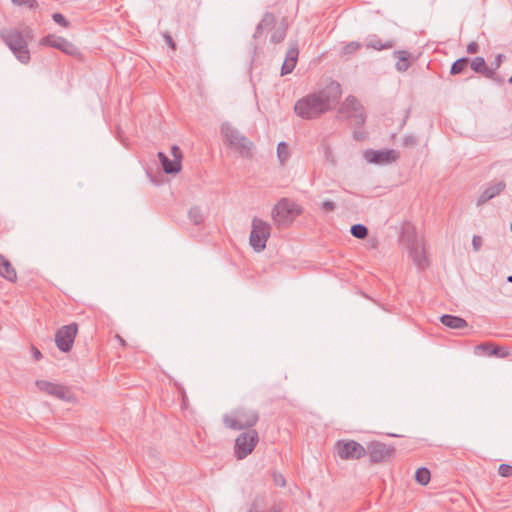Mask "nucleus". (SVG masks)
I'll return each mask as SVG.
<instances>
[{
	"label": "nucleus",
	"mask_w": 512,
	"mask_h": 512,
	"mask_svg": "<svg viewBox=\"0 0 512 512\" xmlns=\"http://www.w3.org/2000/svg\"><path fill=\"white\" fill-rule=\"evenodd\" d=\"M342 95L341 85L331 81L323 89L310 93L296 101L295 114L305 120L319 118L324 113L332 110Z\"/></svg>",
	"instance_id": "obj_1"
},
{
	"label": "nucleus",
	"mask_w": 512,
	"mask_h": 512,
	"mask_svg": "<svg viewBox=\"0 0 512 512\" xmlns=\"http://www.w3.org/2000/svg\"><path fill=\"white\" fill-rule=\"evenodd\" d=\"M31 33L32 31L28 27H25L22 31L18 29H3L0 32V37L4 43L23 64H27L30 61L27 38L31 37Z\"/></svg>",
	"instance_id": "obj_2"
},
{
	"label": "nucleus",
	"mask_w": 512,
	"mask_h": 512,
	"mask_svg": "<svg viewBox=\"0 0 512 512\" xmlns=\"http://www.w3.org/2000/svg\"><path fill=\"white\" fill-rule=\"evenodd\" d=\"M259 420V414L254 409L238 408L230 415L223 416V423L232 430H243L254 427Z\"/></svg>",
	"instance_id": "obj_3"
},
{
	"label": "nucleus",
	"mask_w": 512,
	"mask_h": 512,
	"mask_svg": "<svg viewBox=\"0 0 512 512\" xmlns=\"http://www.w3.org/2000/svg\"><path fill=\"white\" fill-rule=\"evenodd\" d=\"M221 133L231 149L238 152L242 157L251 156L253 143L239 130L226 122L221 125Z\"/></svg>",
	"instance_id": "obj_4"
},
{
	"label": "nucleus",
	"mask_w": 512,
	"mask_h": 512,
	"mask_svg": "<svg viewBox=\"0 0 512 512\" xmlns=\"http://www.w3.org/2000/svg\"><path fill=\"white\" fill-rule=\"evenodd\" d=\"M301 213L300 207L293 201L283 198L272 210V218L279 227H287Z\"/></svg>",
	"instance_id": "obj_5"
},
{
	"label": "nucleus",
	"mask_w": 512,
	"mask_h": 512,
	"mask_svg": "<svg viewBox=\"0 0 512 512\" xmlns=\"http://www.w3.org/2000/svg\"><path fill=\"white\" fill-rule=\"evenodd\" d=\"M270 233L271 226L269 223L259 218L253 219L249 241L254 251L261 252L265 249Z\"/></svg>",
	"instance_id": "obj_6"
},
{
	"label": "nucleus",
	"mask_w": 512,
	"mask_h": 512,
	"mask_svg": "<svg viewBox=\"0 0 512 512\" xmlns=\"http://www.w3.org/2000/svg\"><path fill=\"white\" fill-rule=\"evenodd\" d=\"M338 114L345 118H353L355 125L358 127H362L366 121L364 108L353 95H349L345 99L338 110Z\"/></svg>",
	"instance_id": "obj_7"
},
{
	"label": "nucleus",
	"mask_w": 512,
	"mask_h": 512,
	"mask_svg": "<svg viewBox=\"0 0 512 512\" xmlns=\"http://www.w3.org/2000/svg\"><path fill=\"white\" fill-rule=\"evenodd\" d=\"M259 441L256 430H248L239 434L235 440V456L242 460L246 458L255 448Z\"/></svg>",
	"instance_id": "obj_8"
},
{
	"label": "nucleus",
	"mask_w": 512,
	"mask_h": 512,
	"mask_svg": "<svg viewBox=\"0 0 512 512\" xmlns=\"http://www.w3.org/2000/svg\"><path fill=\"white\" fill-rule=\"evenodd\" d=\"M77 332L78 325L76 323H70L59 328L55 333V343L57 348L61 352H69L73 347Z\"/></svg>",
	"instance_id": "obj_9"
},
{
	"label": "nucleus",
	"mask_w": 512,
	"mask_h": 512,
	"mask_svg": "<svg viewBox=\"0 0 512 512\" xmlns=\"http://www.w3.org/2000/svg\"><path fill=\"white\" fill-rule=\"evenodd\" d=\"M336 447L338 455L344 460H358L367 454L366 448L354 440H339Z\"/></svg>",
	"instance_id": "obj_10"
},
{
	"label": "nucleus",
	"mask_w": 512,
	"mask_h": 512,
	"mask_svg": "<svg viewBox=\"0 0 512 512\" xmlns=\"http://www.w3.org/2000/svg\"><path fill=\"white\" fill-rule=\"evenodd\" d=\"M364 158L368 163L385 165L395 162L399 158V153L394 149H367L364 152Z\"/></svg>",
	"instance_id": "obj_11"
},
{
	"label": "nucleus",
	"mask_w": 512,
	"mask_h": 512,
	"mask_svg": "<svg viewBox=\"0 0 512 512\" xmlns=\"http://www.w3.org/2000/svg\"><path fill=\"white\" fill-rule=\"evenodd\" d=\"M409 256L413 263L420 269H425L428 266V259L422 240L416 236L408 240Z\"/></svg>",
	"instance_id": "obj_12"
},
{
	"label": "nucleus",
	"mask_w": 512,
	"mask_h": 512,
	"mask_svg": "<svg viewBox=\"0 0 512 512\" xmlns=\"http://www.w3.org/2000/svg\"><path fill=\"white\" fill-rule=\"evenodd\" d=\"M366 451L371 462L380 463L387 460L393 454L395 448L380 441H372L368 444Z\"/></svg>",
	"instance_id": "obj_13"
},
{
	"label": "nucleus",
	"mask_w": 512,
	"mask_h": 512,
	"mask_svg": "<svg viewBox=\"0 0 512 512\" xmlns=\"http://www.w3.org/2000/svg\"><path fill=\"white\" fill-rule=\"evenodd\" d=\"M40 44L43 46L53 47L70 56L78 54L77 47L63 37L47 35L40 40Z\"/></svg>",
	"instance_id": "obj_14"
},
{
	"label": "nucleus",
	"mask_w": 512,
	"mask_h": 512,
	"mask_svg": "<svg viewBox=\"0 0 512 512\" xmlns=\"http://www.w3.org/2000/svg\"><path fill=\"white\" fill-rule=\"evenodd\" d=\"M35 384L39 390H41L49 395L55 396L58 399H61V400H69L70 399L69 389L61 384H56V383H52V382L45 381V380H37Z\"/></svg>",
	"instance_id": "obj_15"
},
{
	"label": "nucleus",
	"mask_w": 512,
	"mask_h": 512,
	"mask_svg": "<svg viewBox=\"0 0 512 512\" xmlns=\"http://www.w3.org/2000/svg\"><path fill=\"white\" fill-rule=\"evenodd\" d=\"M505 189L506 183L503 180L489 182L476 201L477 207L500 195Z\"/></svg>",
	"instance_id": "obj_16"
},
{
	"label": "nucleus",
	"mask_w": 512,
	"mask_h": 512,
	"mask_svg": "<svg viewBox=\"0 0 512 512\" xmlns=\"http://www.w3.org/2000/svg\"><path fill=\"white\" fill-rule=\"evenodd\" d=\"M298 55H299V49H298L297 42H291L289 44V48L286 52L285 60L281 67L282 75L289 74L294 70L297 60H298Z\"/></svg>",
	"instance_id": "obj_17"
},
{
	"label": "nucleus",
	"mask_w": 512,
	"mask_h": 512,
	"mask_svg": "<svg viewBox=\"0 0 512 512\" xmlns=\"http://www.w3.org/2000/svg\"><path fill=\"white\" fill-rule=\"evenodd\" d=\"M395 40L390 39L385 42L381 41L377 35H369L364 43L367 49H374L377 51L391 49L395 46Z\"/></svg>",
	"instance_id": "obj_18"
},
{
	"label": "nucleus",
	"mask_w": 512,
	"mask_h": 512,
	"mask_svg": "<svg viewBox=\"0 0 512 512\" xmlns=\"http://www.w3.org/2000/svg\"><path fill=\"white\" fill-rule=\"evenodd\" d=\"M158 159L166 174H176L181 170V164L177 160H171L164 152H158Z\"/></svg>",
	"instance_id": "obj_19"
},
{
	"label": "nucleus",
	"mask_w": 512,
	"mask_h": 512,
	"mask_svg": "<svg viewBox=\"0 0 512 512\" xmlns=\"http://www.w3.org/2000/svg\"><path fill=\"white\" fill-rule=\"evenodd\" d=\"M0 276L9 282H15L17 273L11 262L0 254Z\"/></svg>",
	"instance_id": "obj_20"
},
{
	"label": "nucleus",
	"mask_w": 512,
	"mask_h": 512,
	"mask_svg": "<svg viewBox=\"0 0 512 512\" xmlns=\"http://www.w3.org/2000/svg\"><path fill=\"white\" fill-rule=\"evenodd\" d=\"M443 325L451 329H463L468 326V323L462 317L450 314H444L440 317Z\"/></svg>",
	"instance_id": "obj_21"
},
{
	"label": "nucleus",
	"mask_w": 512,
	"mask_h": 512,
	"mask_svg": "<svg viewBox=\"0 0 512 512\" xmlns=\"http://www.w3.org/2000/svg\"><path fill=\"white\" fill-rule=\"evenodd\" d=\"M410 56L411 54L406 50H396L393 52V57L397 59L395 68L399 72H405L410 67Z\"/></svg>",
	"instance_id": "obj_22"
},
{
	"label": "nucleus",
	"mask_w": 512,
	"mask_h": 512,
	"mask_svg": "<svg viewBox=\"0 0 512 512\" xmlns=\"http://www.w3.org/2000/svg\"><path fill=\"white\" fill-rule=\"evenodd\" d=\"M476 352L484 351L489 356H497V357H506L508 355L507 351H503V348L500 346L493 345L489 342L480 343L475 347Z\"/></svg>",
	"instance_id": "obj_23"
},
{
	"label": "nucleus",
	"mask_w": 512,
	"mask_h": 512,
	"mask_svg": "<svg viewBox=\"0 0 512 512\" xmlns=\"http://www.w3.org/2000/svg\"><path fill=\"white\" fill-rule=\"evenodd\" d=\"M274 23H275L274 15L270 12H266L263 15V18L261 19V21L258 23L256 30L253 34V38L257 39V38L261 37L264 30L271 28L274 25Z\"/></svg>",
	"instance_id": "obj_24"
},
{
	"label": "nucleus",
	"mask_w": 512,
	"mask_h": 512,
	"mask_svg": "<svg viewBox=\"0 0 512 512\" xmlns=\"http://www.w3.org/2000/svg\"><path fill=\"white\" fill-rule=\"evenodd\" d=\"M471 69L478 74L483 75L484 77L488 74V71H490L489 67L487 66L485 59L483 57H475L470 62Z\"/></svg>",
	"instance_id": "obj_25"
},
{
	"label": "nucleus",
	"mask_w": 512,
	"mask_h": 512,
	"mask_svg": "<svg viewBox=\"0 0 512 512\" xmlns=\"http://www.w3.org/2000/svg\"><path fill=\"white\" fill-rule=\"evenodd\" d=\"M469 62L470 60L468 57H461L457 59L451 65L450 74L455 76L463 73L467 69Z\"/></svg>",
	"instance_id": "obj_26"
},
{
	"label": "nucleus",
	"mask_w": 512,
	"mask_h": 512,
	"mask_svg": "<svg viewBox=\"0 0 512 512\" xmlns=\"http://www.w3.org/2000/svg\"><path fill=\"white\" fill-rule=\"evenodd\" d=\"M431 478L430 470L426 467H420L415 472V480L422 486H425L429 483Z\"/></svg>",
	"instance_id": "obj_27"
},
{
	"label": "nucleus",
	"mask_w": 512,
	"mask_h": 512,
	"mask_svg": "<svg viewBox=\"0 0 512 512\" xmlns=\"http://www.w3.org/2000/svg\"><path fill=\"white\" fill-rule=\"evenodd\" d=\"M189 220L196 226L200 225L204 221V215L202 210L198 206L191 207L188 212Z\"/></svg>",
	"instance_id": "obj_28"
},
{
	"label": "nucleus",
	"mask_w": 512,
	"mask_h": 512,
	"mask_svg": "<svg viewBox=\"0 0 512 512\" xmlns=\"http://www.w3.org/2000/svg\"><path fill=\"white\" fill-rule=\"evenodd\" d=\"M290 156L289 145L282 141L277 146V157L280 163L283 165Z\"/></svg>",
	"instance_id": "obj_29"
},
{
	"label": "nucleus",
	"mask_w": 512,
	"mask_h": 512,
	"mask_svg": "<svg viewBox=\"0 0 512 512\" xmlns=\"http://www.w3.org/2000/svg\"><path fill=\"white\" fill-rule=\"evenodd\" d=\"M350 232L357 239H365L368 236V228L363 224L352 225Z\"/></svg>",
	"instance_id": "obj_30"
},
{
	"label": "nucleus",
	"mask_w": 512,
	"mask_h": 512,
	"mask_svg": "<svg viewBox=\"0 0 512 512\" xmlns=\"http://www.w3.org/2000/svg\"><path fill=\"white\" fill-rule=\"evenodd\" d=\"M286 33L287 26L281 24L274 30L273 34L271 35V42L275 44L282 42L286 37Z\"/></svg>",
	"instance_id": "obj_31"
},
{
	"label": "nucleus",
	"mask_w": 512,
	"mask_h": 512,
	"mask_svg": "<svg viewBox=\"0 0 512 512\" xmlns=\"http://www.w3.org/2000/svg\"><path fill=\"white\" fill-rule=\"evenodd\" d=\"M362 46L363 44L358 41H351L342 47L341 53L343 55H350L361 49Z\"/></svg>",
	"instance_id": "obj_32"
},
{
	"label": "nucleus",
	"mask_w": 512,
	"mask_h": 512,
	"mask_svg": "<svg viewBox=\"0 0 512 512\" xmlns=\"http://www.w3.org/2000/svg\"><path fill=\"white\" fill-rule=\"evenodd\" d=\"M264 500L261 497H256L248 512H264Z\"/></svg>",
	"instance_id": "obj_33"
},
{
	"label": "nucleus",
	"mask_w": 512,
	"mask_h": 512,
	"mask_svg": "<svg viewBox=\"0 0 512 512\" xmlns=\"http://www.w3.org/2000/svg\"><path fill=\"white\" fill-rule=\"evenodd\" d=\"M15 5L18 6H26L30 9H36L38 7V3L36 0H11Z\"/></svg>",
	"instance_id": "obj_34"
},
{
	"label": "nucleus",
	"mask_w": 512,
	"mask_h": 512,
	"mask_svg": "<svg viewBox=\"0 0 512 512\" xmlns=\"http://www.w3.org/2000/svg\"><path fill=\"white\" fill-rule=\"evenodd\" d=\"M498 473L501 477H510L512 476V465L509 464H500L498 467Z\"/></svg>",
	"instance_id": "obj_35"
},
{
	"label": "nucleus",
	"mask_w": 512,
	"mask_h": 512,
	"mask_svg": "<svg viewBox=\"0 0 512 512\" xmlns=\"http://www.w3.org/2000/svg\"><path fill=\"white\" fill-rule=\"evenodd\" d=\"M52 19L55 23H57L58 25L62 26V27H68L69 26V21L61 14V13H54L52 15Z\"/></svg>",
	"instance_id": "obj_36"
},
{
	"label": "nucleus",
	"mask_w": 512,
	"mask_h": 512,
	"mask_svg": "<svg viewBox=\"0 0 512 512\" xmlns=\"http://www.w3.org/2000/svg\"><path fill=\"white\" fill-rule=\"evenodd\" d=\"M504 58L505 56L503 54L496 55L495 59L490 63L489 69H494V72H496L502 65Z\"/></svg>",
	"instance_id": "obj_37"
},
{
	"label": "nucleus",
	"mask_w": 512,
	"mask_h": 512,
	"mask_svg": "<svg viewBox=\"0 0 512 512\" xmlns=\"http://www.w3.org/2000/svg\"><path fill=\"white\" fill-rule=\"evenodd\" d=\"M485 78H488L500 85L504 83V78L498 75L496 72H494V69H490Z\"/></svg>",
	"instance_id": "obj_38"
},
{
	"label": "nucleus",
	"mask_w": 512,
	"mask_h": 512,
	"mask_svg": "<svg viewBox=\"0 0 512 512\" xmlns=\"http://www.w3.org/2000/svg\"><path fill=\"white\" fill-rule=\"evenodd\" d=\"M171 154L174 160H177L180 164L182 161V151L177 145L171 147Z\"/></svg>",
	"instance_id": "obj_39"
},
{
	"label": "nucleus",
	"mask_w": 512,
	"mask_h": 512,
	"mask_svg": "<svg viewBox=\"0 0 512 512\" xmlns=\"http://www.w3.org/2000/svg\"><path fill=\"white\" fill-rule=\"evenodd\" d=\"M171 154L174 160H177L180 164L182 161V151L177 145L171 147Z\"/></svg>",
	"instance_id": "obj_40"
},
{
	"label": "nucleus",
	"mask_w": 512,
	"mask_h": 512,
	"mask_svg": "<svg viewBox=\"0 0 512 512\" xmlns=\"http://www.w3.org/2000/svg\"><path fill=\"white\" fill-rule=\"evenodd\" d=\"M322 209L326 212L334 211L336 204L331 200H325L322 202Z\"/></svg>",
	"instance_id": "obj_41"
},
{
	"label": "nucleus",
	"mask_w": 512,
	"mask_h": 512,
	"mask_svg": "<svg viewBox=\"0 0 512 512\" xmlns=\"http://www.w3.org/2000/svg\"><path fill=\"white\" fill-rule=\"evenodd\" d=\"M273 478L276 485L280 487H284L286 485V480L282 474L274 473Z\"/></svg>",
	"instance_id": "obj_42"
},
{
	"label": "nucleus",
	"mask_w": 512,
	"mask_h": 512,
	"mask_svg": "<svg viewBox=\"0 0 512 512\" xmlns=\"http://www.w3.org/2000/svg\"><path fill=\"white\" fill-rule=\"evenodd\" d=\"M466 50L468 54H476L479 52V45L476 42L472 41L467 45Z\"/></svg>",
	"instance_id": "obj_43"
},
{
	"label": "nucleus",
	"mask_w": 512,
	"mask_h": 512,
	"mask_svg": "<svg viewBox=\"0 0 512 512\" xmlns=\"http://www.w3.org/2000/svg\"><path fill=\"white\" fill-rule=\"evenodd\" d=\"M472 246L475 251H478L482 246V238L480 236L474 235L472 239Z\"/></svg>",
	"instance_id": "obj_44"
},
{
	"label": "nucleus",
	"mask_w": 512,
	"mask_h": 512,
	"mask_svg": "<svg viewBox=\"0 0 512 512\" xmlns=\"http://www.w3.org/2000/svg\"><path fill=\"white\" fill-rule=\"evenodd\" d=\"M163 37H164L165 42L167 43V45H168L169 47H171L172 49H175V48H176V44H175V42H174V40H173V38H172V36H171L170 34L165 33V34L163 35Z\"/></svg>",
	"instance_id": "obj_45"
},
{
	"label": "nucleus",
	"mask_w": 512,
	"mask_h": 512,
	"mask_svg": "<svg viewBox=\"0 0 512 512\" xmlns=\"http://www.w3.org/2000/svg\"><path fill=\"white\" fill-rule=\"evenodd\" d=\"M353 137L357 141H362V140L365 139L366 135H365V133L363 131L354 130Z\"/></svg>",
	"instance_id": "obj_46"
},
{
	"label": "nucleus",
	"mask_w": 512,
	"mask_h": 512,
	"mask_svg": "<svg viewBox=\"0 0 512 512\" xmlns=\"http://www.w3.org/2000/svg\"><path fill=\"white\" fill-rule=\"evenodd\" d=\"M33 349V357L36 361L40 360L42 358V353L35 347Z\"/></svg>",
	"instance_id": "obj_47"
},
{
	"label": "nucleus",
	"mask_w": 512,
	"mask_h": 512,
	"mask_svg": "<svg viewBox=\"0 0 512 512\" xmlns=\"http://www.w3.org/2000/svg\"><path fill=\"white\" fill-rule=\"evenodd\" d=\"M415 143V138L413 136H408L405 138L406 145H412Z\"/></svg>",
	"instance_id": "obj_48"
},
{
	"label": "nucleus",
	"mask_w": 512,
	"mask_h": 512,
	"mask_svg": "<svg viewBox=\"0 0 512 512\" xmlns=\"http://www.w3.org/2000/svg\"><path fill=\"white\" fill-rule=\"evenodd\" d=\"M268 512H282L281 509L276 506V505H273Z\"/></svg>",
	"instance_id": "obj_49"
},
{
	"label": "nucleus",
	"mask_w": 512,
	"mask_h": 512,
	"mask_svg": "<svg viewBox=\"0 0 512 512\" xmlns=\"http://www.w3.org/2000/svg\"><path fill=\"white\" fill-rule=\"evenodd\" d=\"M507 281H508L509 283H512V275H510V276H508V277H507Z\"/></svg>",
	"instance_id": "obj_50"
},
{
	"label": "nucleus",
	"mask_w": 512,
	"mask_h": 512,
	"mask_svg": "<svg viewBox=\"0 0 512 512\" xmlns=\"http://www.w3.org/2000/svg\"><path fill=\"white\" fill-rule=\"evenodd\" d=\"M118 338H119V340H120V343H121L122 345H125V341H124L120 336H118Z\"/></svg>",
	"instance_id": "obj_51"
}]
</instances>
